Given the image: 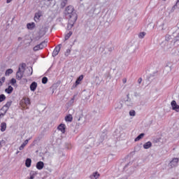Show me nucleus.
Here are the masks:
<instances>
[{
    "label": "nucleus",
    "instance_id": "052dcab7",
    "mask_svg": "<svg viewBox=\"0 0 179 179\" xmlns=\"http://www.w3.org/2000/svg\"><path fill=\"white\" fill-rule=\"evenodd\" d=\"M172 179H174V178H172Z\"/></svg>",
    "mask_w": 179,
    "mask_h": 179
},
{
    "label": "nucleus",
    "instance_id": "72a5a7b5",
    "mask_svg": "<svg viewBox=\"0 0 179 179\" xmlns=\"http://www.w3.org/2000/svg\"><path fill=\"white\" fill-rule=\"evenodd\" d=\"M129 115L131 117H135V115H136V112H135L134 110H131L129 111Z\"/></svg>",
    "mask_w": 179,
    "mask_h": 179
},
{
    "label": "nucleus",
    "instance_id": "6e6d98bb",
    "mask_svg": "<svg viewBox=\"0 0 179 179\" xmlns=\"http://www.w3.org/2000/svg\"><path fill=\"white\" fill-rule=\"evenodd\" d=\"M19 153V151H17V152H16V155H17Z\"/></svg>",
    "mask_w": 179,
    "mask_h": 179
},
{
    "label": "nucleus",
    "instance_id": "0eeeda50",
    "mask_svg": "<svg viewBox=\"0 0 179 179\" xmlns=\"http://www.w3.org/2000/svg\"><path fill=\"white\" fill-rule=\"evenodd\" d=\"M75 23H76V20L69 19V22L67 24V30H71L72 27H73Z\"/></svg>",
    "mask_w": 179,
    "mask_h": 179
},
{
    "label": "nucleus",
    "instance_id": "ea45409f",
    "mask_svg": "<svg viewBox=\"0 0 179 179\" xmlns=\"http://www.w3.org/2000/svg\"><path fill=\"white\" fill-rule=\"evenodd\" d=\"M21 68L24 71V69H26V63H22L21 64Z\"/></svg>",
    "mask_w": 179,
    "mask_h": 179
},
{
    "label": "nucleus",
    "instance_id": "c85d7f7f",
    "mask_svg": "<svg viewBox=\"0 0 179 179\" xmlns=\"http://www.w3.org/2000/svg\"><path fill=\"white\" fill-rule=\"evenodd\" d=\"M5 100H6V96H5L3 94H0V103L5 101Z\"/></svg>",
    "mask_w": 179,
    "mask_h": 179
},
{
    "label": "nucleus",
    "instance_id": "393cba45",
    "mask_svg": "<svg viewBox=\"0 0 179 179\" xmlns=\"http://www.w3.org/2000/svg\"><path fill=\"white\" fill-rule=\"evenodd\" d=\"M13 73V70L12 69H8L5 72L6 76H9V75Z\"/></svg>",
    "mask_w": 179,
    "mask_h": 179
},
{
    "label": "nucleus",
    "instance_id": "bb28decb",
    "mask_svg": "<svg viewBox=\"0 0 179 179\" xmlns=\"http://www.w3.org/2000/svg\"><path fill=\"white\" fill-rule=\"evenodd\" d=\"M38 35L41 36V37H44V36H45V31L44 29H40Z\"/></svg>",
    "mask_w": 179,
    "mask_h": 179
},
{
    "label": "nucleus",
    "instance_id": "f257e3e1",
    "mask_svg": "<svg viewBox=\"0 0 179 179\" xmlns=\"http://www.w3.org/2000/svg\"><path fill=\"white\" fill-rule=\"evenodd\" d=\"M64 14L66 19H69L70 20H78V14L73 6H68L65 8Z\"/></svg>",
    "mask_w": 179,
    "mask_h": 179
},
{
    "label": "nucleus",
    "instance_id": "a19ab883",
    "mask_svg": "<svg viewBox=\"0 0 179 179\" xmlns=\"http://www.w3.org/2000/svg\"><path fill=\"white\" fill-rule=\"evenodd\" d=\"M21 82L22 83H27V78H23Z\"/></svg>",
    "mask_w": 179,
    "mask_h": 179
},
{
    "label": "nucleus",
    "instance_id": "49530a36",
    "mask_svg": "<svg viewBox=\"0 0 179 179\" xmlns=\"http://www.w3.org/2000/svg\"><path fill=\"white\" fill-rule=\"evenodd\" d=\"M73 101H75V96L70 100V103H73Z\"/></svg>",
    "mask_w": 179,
    "mask_h": 179
},
{
    "label": "nucleus",
    "instance_id": "20e7f679",
    "mask_svg": "<svg viewBox=\"0 0 179 179\" xmlns=\"http://www.w3.org/2000/svg\"><path fill=\"white\" fill-rule=\"evenodd\" d=\"M178 158H173V159L169 163L170 167H171V169H173V167H177V166H178Z\"/></svg>",
    "mask_w": 179,
    "mask_h": 179
},
{
    "label": "nucleus",
    "instance_id": "13d9d810",
    "mask_svg": "<svg viewBox=\"0 0 179 179\" xmlns=\"http://www.w3.org/2000/svg\"><path fill=\"white\" fill-rule=\"evenodd\" d=\"M135 96H136V92H135Z\"/></svg>",
    "mask_w": 179,
    "mask_h": 179
},
{
    "label": "nucleus",
    "instance_id": "a18cd8bd",
    "mask_svg": "<svg viewBox=\"0 0 179 179\" xmlns=\"http://www.w3.org/2000/svg\"><path fill=\"white\" fill-rule=\"evenodd\" d=\"M138 83L139 85H141V83H142V78H138Z\"/></svg>",
    "mask_w": 179,
    "mask_h": 179
},
{
    "label": "nucleus",
    "instance_id": "6ab92c4d",
    "mask_svg": "<svg viewBox=\"0 0 179 179\" xmlns=\"http://www.w3.org/2000/svg\"><path fill=\"white\" fill-rule=\"evenodd\" d=\"M68 3V0H62L60 8L61 9H64L66 4Z\"/></svg>",
    "mask_w": 179,
    "mask_h": 179
},
{
    "label": "nucleus",
    "instance_id": "1a4fd4ad",
    "mask_svg": "<svg viewBox=\"0 0 179 179\" xmlns=\"http://www.w3.org/2000/svg\"><path fill=\"white\" fill-rule=\"evenodd\" d=\"M172 109L178 113L179 106L177 104L176 101H172L171 103Z\"/></svg>",
    "mask_w": 179,
    "mask_h": 179
},
{
    "label": "nucleus",
    "instance_id": "864d4df0",
    "mask_svg": "<svg viewBox=\"0 0 179 179\" xmlns=\"http://www.w3.org/2000/svg\"><path fill=\"white\" fill-rule=\"evenodd\" d=\"M2 86V81L0 80V87Z\"/></svg>",
    "mask_w": 179,
    "mask_h": 179
},
{
    "label": "nucleus",
    "instance_id": "a878e982",
    "mask_svg": "<svg viewBox=\"0 0 179 179\" xmlns=\"http://www.w3.org/2000/svg\"><path fill=\"white\" fill-rule=\"evenodd\" d=\"M38 45H39L41 50H43V48H44V47H47V42L45 41H44L41 42Z\"/></svg>",
    "mask_w": 179,
    "mask_h": 179
},
{
    "label": "nucleus",
    "instance_id": "dca6fc26",
    "mask_svg": "<svg viewBox=\"0 0 179 179\" xmlns=\"http://www.w3.org/2000/svg\"><path fill=\"white\" fill-rule=\"evenodd\" d=\"M27 29H29V30H33V29H34V27H36V24L34 22L28 23L27 24Z\"/></svg>",
    "mask_w": 179,
    "mask_h": 179
},
{
    "label": "nucleus",
    "instance_id": "a211bd4d",
    "mask_svg": "<svg viewBox=\"0 0 179 179\" xmlns=\"http://www.w3.org/2000/svg\"><path fill=\"white\" fill-rule=\"evenodd\" d=\"M25 166L28 168L31 166V159L27 158V159L25 160Z\"/></svg>",
    "mask_w": 179,
    "mask_h": 179
},
{
    "label": "nucleus",
    "instance_id": "aec40b11",
    "mask_svg": "<svg viewBox=\"0 0 179 179\" xmlns=\"http://www.w3.org/2000/svg\"><path fill=\"white\" fill-rule=\"evenodd\" d=\"M143 136H145V133H141V134H140L134 139V141H135V142H138V141H141V139H142V138H143Z\"/></svg>",
    "mask_w": 179,
    "mask_h": 179
},
{
    "label": "nucleus",
    "instance_id": "39448f33",
    "mask_svg": "<svg viewBox=\"0 0 179 179\" xmlns=\"http://www.w3.org/2000/svg\"><path fill=\"white\" fill-rule=\"evenodd\" d=\"M23 75H24V71H22L20 67H19L16 73V79H17V80H21L22 78H23Z\"/></svg>",
    "mask_w": 179,
    "mask_h": 179
},
{
    "label": "nucleus",
    "instance_id": "f8f14e48",
    "mask_svg": "<svg viewBox=\"0 0 179 179\" xmlns=\"http://www.w3.org/2000/svg\"><path fill=\"white\" fill-rule=\"evenodd\" d=\"M30 139H31V138H29V139L25 140L22 143V144L19 148L20 150H23V149H24V147L26 146V145H27V143H29V141H30Z\"/></svg>",
    "mask_w": 179,
    "mask_h": 179
},
{
    "label": "nucleus",
    "instance_id": "f3484780",
    "mask_svg": "<svg viewBox=\"0 0 179 179\" xmlns=\"http://www.w3.org/2000/svg\"><path fill=\"white\" fill-rule=\"evenodd\" d=\"M73 120V117H72V115L69 114L65 117V121L66 122H72V120Z\"/></svg>",
    "mask_w": 179,
    "mask_h": 179
},
{
    "label": "nucleus",
    "instance_id": "4be33fe9",
    "mask_svg": "<svg viewBox=\"0 0 179 179\" xmlns=\"http://www.w3.org/2000/svg\"><path fill=\"white\" fill-rule=\"evenodd\" d=\"M40 17H41V11H38V13H36L34 15V20L36 22V19H37L38 20L40 19Z\"/></svg>",
    "mask_w": 179,
    "mask_h": 179
},
{
    "label": "nucleus",
    "instance_id": "cd10ccee",
    "mask_svg": "<svg viewBox=\"0 0 179 179\" xmlns=\"http://www.w3.org/2000/svg\"><path fill=\"white\" fill-rule=\"evenodd\" d=\"M27 69L30 73H28L27 76H31L33 75V67H27Z\"/></svg>",
    "mask_w": 179,
    "mask_h": 179
},
{
    "label": "nucleus",
    "instance_id": "2eb2a0df",
    "mask_svg": "<svg viewBox=\"0 0 179 179\" xmlns=\"http://www.w3.org/2000/svg\"><path fill=\"white\" fill-rule=\"evenodd\" d=\"M0 127H1L0 131L1 132H5V131H6V122H1Z\"/></svg>",
    "mask_w": 179,
    "mask_h": 179
},
{
    "label": "nucleus",
    "instance_id": "473e14b6",
    "mask_svg": "<svg viewBox=\"0 0 179 179\" xmlns=\"http://www.w3.org/2000/svg\"><path fill=\"white\" fill-rule=\"evenodd\" d=\"M41 82L43 85H46L47 82H48V78L47 77H43Z\"/></svg>",
    "mask_w": 179,
    "mask_h": 179
},
{
    "label": "nucleus",
    "instance_id": "e433bc0d",
    "mask_svg": "<svg viewBox=\"0 0 179 179\" xmlns=\"http://www.w3.org/2000/svg\"><path fill=\"white\" fill-rule=\"evenodd\" d=\"M10 83L12 85V86H15V85H16V79L12 78L10 81Z\"/></svg>",
    "mask_w": 179,
    "mask_h": 179
},
{
    "label": "nucleus",
    "instance_id": "5fc2aeb1",
    "mask_svg": "<svg viewBox=\"0 0 179 179\" xmlns=\"http://www.w3.org/2000/svg\"><path fill=\"white\" fill-rule=\"evenodd\" d=\"M20 40H22V38L19 37L18 38V41H20Z\"/></svg>",
    "mask_w": 179,
    "mask_h": 179
},
{
    "label": "nucleus",
    "instance_id": "9b49d317",
    "mask_svg": "<svg viewBox=\"0 0 179 179\" xmlns=\"http://www.w3.org/2000/svg\"><path fill=\"white\" fill-rule=\"evenodd\" d=\"M36 166L38 170H43L44 169V162L39 161L36 163Z\"/></svg>",
    "mask_w": 179,
    "mask_h": 179
},
{
    "label": "nucleus",
    "instance_id": "2f4dec72",
    "mask_svg": "<svg viewBox=\"0 0 179 179\" xmlns=\"http://www.w3.org/2000/svg\"><path fill=\"white\" fill-rule=\"evenodd\" d=\"M6 145V141L5 140L0 141V149Z\"/></svg>",
    "mask_w": 179,
    "mask_h": 179
},
{
    "label": "nucleus",
    "instance_id": "bf43d9fd",
    "mask_svg": "<svg viewBox=\"0 0 179 179\" xmlns=\"http://www.w3.org/2000/svg\"><path fill=\"white\" fill-rule=\"evenodd\" d=\"M163 1H166V0H163Z\"/></svg>",
    "mask_w": 179,
    "mask_h": 179
},
{
    "label": "nucleus",
    "instance_id": "b1692460",
    "mask_svg": "<svg viewBox=\"0 0 179 179\" xmlns=\"http://www.w3.org/2000/svg\"><path fill=\"white\" fill-rule=\"evenodd\" d=\"M12 103H13L12 101H7V102L6 103V104L4 105V107H5L6 109L9 110V108H10V106H12Z\"/></svg>",
    "mask_w": 179,
    "mask_h": 179
},
{
    "label": "nucleus",
    "instance_id": "4468645a",
    "mask_svg": "<svg viewBox=\"0 0 179 179\" xmlns=\"http://www.w3.org/2000/svg\"><path fill=\"white\" fill-rule=\"evenodd\" d=\"M5 92L7 93V94H11V93L13 92V87L11 85H8V87L5 89Z\"/></svg>",
    "mask_w": 179,
    "mask_h": 179
},
{
    "label": "nucleus",
    "instance_id": "3c124183",
    "mask_svg": "<svg viewBox=\"0 0 179 179\" xmlns=\"http://www.w3.org/2000/svg\"><path fill=\"white\" fill-rule=\"evenodd\" d=\"M127 166H129V163L127 164L124 166V169H127Z\"/></svg>",
    "mask_w": 179,
    "mask_h": 179
},
{
    "label": "nucleus",
    "instance_id": "5701e85b",
    "mask_svg": "<svg viewBox=\"0 0 179 179\" xmlns=\"http://www.w3.org/2000/svg\"><path fill=\"white\" fill-rule=\"evenodd\" d=\"M72 34H73V33L72 32V31H70L69 33H67L65 36H64V40H69V38H71V36H72Z\"/></svg>",
    "mask_w": 179,
    "mask_h": 179
},
{
    "label": "nucleus",
    "instance_id": "de8ad7c7",
    "mask_svg": "<svg viewBox=\"0 0 179 179\" xmlns=\"http://www.w3.org/2000/svg\"><path fill=\"white\" fill-rule=\"evenodd\" d=\"M6 115V113H4L3 112L1 113H0V117H5Z\"/></svg>",
    "mask_w": 179,
    "mask_h": 179
},
{
    "label": "nucleus",
    "instance_id": "6e6552de",
    "mask_svg": "<svg viewBox=\"0 0 179 179\" xmlns=\"http://www.w3.org/2000/svg\"><path fill=\"white\" fill-rule=\"evenodd\" d=\"M58 131H60L62 134H65V130L66 129V126L65 124L61 123L58 127H57Z\"/></svg>",
    "mask_w": 179,
    "mask_h": 179
},
{
    "label": "nucleus",
    "instance_id": "7ed1b4c3",
    "mask_svg": "<svg viewBox=\"0 0 179 179\" xmlns=\"http://www.w3.org/2000/svg\"><path fill=\"white\" fill-rule=\"evenodd\" d=\"M62 47V44L57 45L55 48V49H54V50H53V52L52 53V56L54 57H57V55L59 53V51H61V48Z\"/></svg>",
    "mask_w": 179,
    "mask_h": 179
},
{
    "label": "nucleus",
    "instance_id": "7c9ffc66",
    "mask_svg": "<svg viewBox=\"0 0 179 179\" xmlns=\"http://www.w3.org/2000/svg\"><path fill=\"white\" fill-rule=\"evenodd\" d=\"M9 109L6 108L4 106L0 109V111H2V113H4V114H6L8 113V110Z\"/></svg>",
    "mask_w": 179,
    "mask_h": 179
},
{
    "label": "nucleus",
    "instance_id": "4c0bfd02",
    "mask_svg": "<svg viewBox=\"0 0 179 179\" xmlns=\"http://www.w3.org/2000/svg\"><path fill=\"white\" fill-rule=\"evenodd\" d=\"M71 54V49H67L66 52L64 53L65 57H69V55Z\"/></svg>",
    "mask_w": 179,
    "mask_h": 179
},
{
    "label": "nucleus",
    "instance_id": "58836bf2",
    "mask_svg": "<svg viewBox=\"0 0 179 179\" xmlns=\"http://www.w3.org/2000/svg\"><path fill=\"white\" fill-rule=\"evenodd\" d=\"M38 50H41L39 45H36L35 47H34V51H38Z\"/></svg>",
    "mask_w": 179,
    "mask_h": 179
},
{
    "label": "nucleus",
    "instance_id": "c03bdc74",
    "mask_svg": "<svg viewBox=\"0 0 179 179\" xmlns=\"http://www.w3.org/2000/svg\"><path fill=\"white\" fill-rule=\"evenodd\" d=\"M113 50H114V48L110 47L108 48V51H109V52H111Z\"/></svg>",
    "mask_w": 179,
    "mask_h": 179
},
{
    "label": "nucleus",
    "instance_id": "9d476101",
    "mask_svg": "<svg viewBox=\"0 0 179 179\" xmlns=\"http://www.w3.org/2000/svg\"><path fill=\"white\" fill-rule=\"evenodd\" d=\"M29 89L31 92H36V89H37V83L36 81L32 82L29 86Z\"/></svg>",
    "mask_w": 179,
    "mask_h": 179
},
{
    "label": "nucleus",
    "instance_id": "37998d69",
    "mask_svg": "<svg viewBox=\"0 0 179 179\" xmlns=\"http://www.w3.org/2000/svg\"><path fill=\"white\" fill-rule=\"evenodd\" d=\"M178 2H179V0L177 1L176 5H174V6H173L172 9H176V8H177V3H178Z\"/></svg>",
    "mask_w": 179,
    "mask_h": 179
},
{
    "label": "nucleus",
    "instance_id": "c756f323",
    "mask_svg": "<svg viewBox=\"0 0 179 179\" xmlns=\"http://www.w3.org/2000/svg\"><path fill=\"white\" fill-rule=\"evenodd\" d=\"M127 99L125 101V104L127 106H132V103H128V102L131 101V99H129V94H127Z\"/></svg>",
    "mask_w": 179,
    "mask_h": 179
},
{
    "label": "nucleus",
    "instance_id": "c9c22d12",
    "mask_svg": "<svg viewBox=\"0 0 179 179\" xmlns=\"http://www.w3.org/2000/svg\"><path fill=\"white\" fill-rule=\"evenodd\" d=\"M171 37H173V35H172V36L166 35V36H165V40H166V41H170L171 40V38H171Z\"/></svg>",
    "mask_w": 179,
    "mask_h": 179
},
{
    "label": "nucleus",
    "instance_id": "4d7b16f0",
    "mask_svg": "<svg viewBox=\"0 0 179 179\" xmlns=\"http://www.w3.org/2000/svg\"><path fill=\"white\" fill-rule=\"evenodd\" d=\"M135 96H136V92H135Z\"/></svg>",
    "mask_w": 179,
    "mask_h": 179
},
{
    "label": "nucleus",
    "instance_id": "412c9836",
    "mask_svg": "<svg viewBox=\"0 0 179 179\" xmlns=\"http://www.w3.org/2000/svg\"><path fill=\"white\" fill-rule=\"evenodd\" d=\"M143 148H144L145 149H149V148H152V142L148 141V142L145 143L143 145Z\"/></svg>",
    "mask_w": 179,
    "mask_h": 179
},
{
    "label": "nucleus",
    "instance_id": "79ce46f5",
    "mask_svg": "<svg viewBox=\"0 0 179 179\" xmlns=\"http://www.w3.org/2000/svg\"><path fill=\"white\" fill-rule=\"evenodd\" d=\"M43 36H41V35H38V36H36V38H35V39L36 40V41H38V40H40V38H41Z\"/></svg>",
    "mask_w": 179,
    "mask_h": 179
},
{
    "label": "nucleus",
    "instance_id": "ddd939ff",
    "mask_svg": "<svg viewBox=\"0 0 179 179\" xmlns=\"http://www.w3.org/2000/svg\"><path fill=\"white\" fill-rule=\"evenodd\" d=\"M99 176H100V173H99V172L96 171L90 176V179H97V178H99Z\"/></svg>",
    "mask_w": 179,
    "mask_h": 179
},
{
    "label": "nucleus",
    "instance_id": "09e8293b",
    "mask_svg": "<svg viewBox=\"0 0 179 179\" xmlns=\"http://www.w3.org/2000/svg\"><path fill=\"white\" fill-rule=\"evenodd\" d=\"M122 83H127V78H124V79L122 80Z\"/></svg>",
    "mask_w": 179,
    "mask_h": 179
},
{
    "label": "nucleus",
    "instance_id": "603ef678",
    "mask_svg": "<svg viewBox=\"0 0 179 179\" xmlns=\"http://www.w3.org/2000/svg\"><path fill=\"white\" fill-rule=\"evenodd\" d=\"M1 80H3V82H5V77H2Z\"/></svg>",
    "mask_w": 179,
    "mask_h": 179
},
{
    "label": "nucleus",
    "instance_id": "423d86ee",
    "mask_svg": "<svg viewBox=\"0 0 179 179\" xmlns=\"http://www.w3.org/2000/svg\"><path fill=\"white\" fill-rule=\"evenodd\" d=\"M172 37H173V39L172 41L173 43H177V41H179V31H176L172 34Z\"/></svg>",
    "mask_w": 179,
    "mask_h": 179
},
{
    "label": "nucleus",
    "instance_id": "f704fd0d",
    "mask_svg": "<svg viewBox=\"0 0 179 179\" xmlns=\"http://www.w3.org/2000/svg\"><path fill=\"white\" fill-rule=\"evenodd\" d=\"M145 36H146V32H141L139 34H138V37L140 38H143L145 37Z\"/></svg>",
    "mask_w": 179,
    "mask_h": 179
},
{
    "label": "nucleus",
    "instance_id": "8fccbe9b",
    "mask_svg": "<svg viewBox=\"0 0 179 179\" xmlns=\"http://www.w3.org/2000/svg\"><path fill=\"white\" fill-rule=\"evenodd\" d=\"M12 0H6V3H10V1H11Z\"/></svg>",
    "mask_w": 179,
    "mask_h": 179
},
{
    "label": "nucleus",
    "instance_id": "f03ea898",
    "mask_svg": "<svg viewBox=\"0 0 179 179\" xmlns=\"http://www.w3.org/2000/svg\"><path fill=\"white\" fill-rule=\"evenodd\" d=\"M84 76L80 75L77 80H76L75 83L71 87V90H73V89L76 88L78 87V85H80V82L83 80Z\"/></svg>",
    "mask_w": 179,
    "mask_h": 179
}]
</instances>
